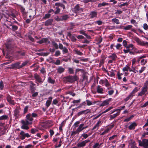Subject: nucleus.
<instances>
[{
  "mask_svg": "<svg viewBox=\"0 0 148 148\" xmlns=\"http://www.w3.org/2000/svg\"><path fill=\"white\" fill-rule=\"evenodd\" d=\"M84 125V124L83 123L81 124L79 126L78 128H77V131L78 132H79L82 131L83 130V126Z\"/></svg>",
  "mask_w": 148,
  "mask_h": 148,
  "instance_id": "a211bd4d",
  "label": "nucleus"
},
{
  "mask_svg": "<svg viewBox=\"0 0 148 148\" xmlns=\"http://www.w3.org/2000/svg\"><path fill=\"white\" fill-rule=\"evenodd\" d=\"M8 118V116L6 115H3L0 116V120H5Z\"/></svg>",
  "mask_w": 148,
  "mask_h": 148,
  "instance_id": "c85d7f7f",
  "label": "nucleus"
},
{
  "mask_svg": "<svg viewBox=\"0 0 148 148\" xmlns=\"http://www.w3.org/2000/svg\"><path fill=\"white\" fill-rule=\"evenodd\" d=\"M9 16L12 18L13 20H15L14 18H15L16 17V15L13 13L10 14L9 15Z\"/></svg>",
  "mask_w": 148,
  "mask_h": 148,
  "instance_id": "37998d69",
  "label": "nucleus"
},
{
  "mask_svg": "<svg viewBox=\"0 0 148 148\" xmlns=\"http://www.w3.org/2000/svg\"><path fill=\"white\" fill-rule=\"evenodd\" d=\"M53 21V19H49L45 22L44 25L46 26H51L52 25Z\"/></svg>",
  "mask_w": 148,
  "mask_h": 148,
  "instance_id": "9d476101",
  "label": "nucleus"
},
{
  "mask_svg": "<svg viewBox=\"0 0 148 148\" xmlns=\"http://www.w3.org/2000/svg\"><path fill=\"white\" fill-rule=\"evenodd\" d=\"M33 118L31 115V114L29 113L27 114L26 116V120L29 122L30 123V125L32 124Z\"/></svg>",
  "mask_w": 148,
  "mask_h": 148,
  "instance_id": "1a4fd4ad",
  "label": "nucleus"
},
{
  "mask_svg": "<svg viewBox=\"0 0 148 148\" xmlns=\"http://www.w3.org/2000/svg\"><path fill=\"white\" fill-rule=\"evenodd\" d=\"M51 14H50L47 13L45 14V16L43 18V19H46L49 18L51 17Z\"/></svg>",
  "mask_w": 148,
  "mask_h": 148,
  "instance_id": "e433bc0d",
  "label": "nucleus"
},
{
  "mask_svg": "<svg viewBox=\"0 0 148 148\" xmlns=\"http://www.w3.org/2000/svg\"><path fill=\"white\" fill-rule=\"evenodd\" d=\"M132 25H128L124 27V29L125 30H130L132 29Z\"/></svg>",
  "mask_w": 148,
  "mask_h": 148,
  "instance_id": "a19ab883",
  "label": "nucleus"
},
{
  "mask_svg": "<svg viewBox=\"0 0 148 148\" xmlns=\"http://www.w3.org/2000/svg\"><path fill=\"white\" fill-rule=\"evenodd\" d=\"M112 22L116 23L117 24H119L120 23L119 20L116 18H112Z\"/></svg>",
  "mask_w": 148,
  "mask_h": 148,
  "instance_id": "4c0bfd02",
  "label": "nucleus"
},
{
  "mask_svg": "<svg viewBox=\"0 0 148 148\" xmlns=\"http://www.w3.org/2000/svg\"><path fill=\"white\" fill-rule=\"evenodd\" d=\"M93 148H99V144L98 143H95L93 146Z\"/></svg>",
  "mask_w": 148,
  "mask_h": 148,
  "instance_id": "bf43d9fd",
  "label": "nucleus"
},
{
  "mask_svg": "<svg viewBox=\"0 0 148 148\" xmlns=\"http://www.w3.org/2000/svg\"><path fill=\"white\" fill-rule=\"evenodd\" d=\"M143 50H138L137 49L134 47L133 48L130 49V55H136L138 53H141Z\"/></svg>",
  "mask_w": 148,
  "mask_h": 148,
  "instance_id": "f03ea898",
  "label": "nucleus"
},
{
  "mask_svg": "<svg viewBox=\"0 0 148 148\" xmlns=\"http://www.w3.org/2000/svg\"><path fill=\"white\" fill-rule=\"evenodd\" d=\"M52 45L55 47L56 49H58L59 48L58 46V44L55 41H53L52 42Z\"/></svg>",
  "mask_w": 148,
  "mask_h": 148,
  "instance_id": "473e14b6",
  "label": "nucleus"
},
{
  "mask_svg": "<svg viewBox=\"0 0 148 148\" xmlns=\"http://www.w3.org/2000/svg\"><path fill=\"white\" fill-rule=\"evenodd\" d=\"M60 54L61 53L60 51L59 50H57L55 52L54 56L56 57H57L60 56Z\"/></svg>",
  "mask_w": 148,
  "mask_h": 148,
  "instance_id": "09e8293b",
  "label": "nucleus"
},
{
  "mask_svg": "<svg viewBox=\"0 0 148 148\" xmlns=\"http://www.w3.org/2000/svg\"><path fill=\"white\" fill-rule=\"evenodd\" d=\"M134 47V46L133 44H130L128 45H127L126 47V48L127 49H130V48H132Z\"/></svg>",
  "mask_w": 148,
  "mask_h": 148,
  "instance_id": "6e6d98bb",
  "label": "nucleus"
},
{
  "mask_svg": "<svg viewBox=\"0 0 148 148\" xmlns=\"http://www.w3.org/2000/svg\"><path fill=\"white\" fill-rule=\"evenodd\" d=\"M58 103V101L57 99H55L53 101V103H52V105H57Z\"/></svg>",
  "mask_w": 148,
  "mask_h": 148,
  "instance_id": "680f3d73",
  "label": "nucleus"
},
{
  "mask_svg": "<svg viewBox=\"0 0 148 148\" xmlns=\"http://www.w3.org/2000/svg\"><path fill=\"white\" fill-rule=\"evenodd\" d=\"M56 10L55 11L54 14H58L60 12V9L58 7H56Z\"/></svg>",
  "mask_w": 148,
  "mask_h": 148,
  "instance_id": "864d4df0",
  "label": "nucleus"
},
{
  "mask_svg": "<svg viewBox=\"0 0 148 148\" xmlns=\"http://www.w3.org/2000/svg\"><path fill=\"white\" fill-rule=\"evenodd\" d=\"M148 89L142 88L141 90L138 93V96H142L145 94L146 92L147 91Z\"/></svg>",
  "mask_w": 148,
  "mask_h": 148,
  "instance_id": "4468645a",
  "label": "nucleus"
},
{
  "mask_svg": "<svg viewBox=\"0 0 148 148\" xmlns=\"http://www.w3.org/2000/svg\"><path fill=\"white\" fill-rule=\"evenodd\" d=\"M34 77L36 81L37 82H38L40 83L41 84L43 82V80H42V78L37 74L36 73L34 74Z\"/></svg>",
  "mask_w": 148,
  "mask_h": 148,
  "instance_id": "0eeeda50",
  "label": "nucleus"
},
{
  "mask_svg": "<svg viewBox=\"0 0 148 148\" xmlns=\"http://www.w3.org/2000/svg\"><path fill=\"white\" fill-rule=\"evenodd\" d=\"M108 58H111L114 61L116 60L117 58L116 54L114 53L111 54V55L108 56Z\"/></svg>",
  "mask_w": 148,
  "mask_h": 148,
  "instance_id": "2eb2a0df",
  "label": "nucleus"
},
{
  "mask_svg": "<svg viewBox=\"0 0 148 148\" xmlns=\"http://www.w3.org/2000/svg\"><path fill=\"white\" fill-rule=\"evenodd\" d=\"M62 50V51L63 54H66L68 53V50L66 47H64Z\"/></svg>",
  "mask_w": 148,
  "mask_h": 148,
  "instance_id": "58836bf2",
  "label": "nucleus"
},
{
  "mask_svg": "<svg viewBox=\"0 0 148 148\" xmlns=\"http://www.w3.org/2000/svg\"><path fill=\"white\" fill-rule=\"evenodd\" d=\"M90 135H88L86 133H84L81 135V137H82V139L83 140L87 138Z\"/></svg>",
  "mask_w": 148,
  "mask_h": 148,
  "instance_id": "393cba45",
  "label": "nucleus"
},
{
  "mask_svg": "<svg viewBox=\"0 0 148 148\" xmlns=\"http://www.w3.org/2000/svg\"><path fill=\"white\" fill-rule=\"evenodd\" d=\"M51 102L49 100H47L46 103V106L47 108H48L50 105Z\"/></svg>",
  "mask_w": 148,
  "mask_h": 148,
  "instance_id": "5fc2aeb1",
  "label": "nucleus"
},
{
  "mask_svg": "<svg viewBox=\"0 0 148 148\" xmlns=\"http://www.w3.org/2000/svg\"><path fill=\"white\" fill-rule=\"evenodd\" d=\"M30 90L32 92H34L36 90V88L35 86L31 85H30Z\"/></svg>",
  "mask_w": 148,
  "mask_h": 148,
  "instance_id": "603ef678",
  "label": "nucleus"
},
{
  "mask_svg": "<svg viewBox=\"0 0 148 148\" xmlns=\"http://www.w3.org/2000/svg\"><path fill=\"white\" fill-rule=\"evenodd\" d=\"M21 122L22 124V125H30V123L29 122L26 120L25 121H24L23 120H22L21 121Z\"/></svg>",
  "mask_w": 148,
  "mask_h": 148,
  "instance_id": "b1692460",
  "label": "nucleus"
},
{
  "mask_svg": "<svg viewBox=\"0 0 148 148\" xmlns=\"http://www.w3.org/2000/svg\"><path fill=\"white\" fill-rule=\"evenodd\" d=\"M146 67L143 66L141 68V69L139 71L137 70H136V71L137 72H139V73L140 74L141 73L144 71Z\"/></svg>",
  "mask_w": 148,
  "mask_h": 148,
  "instance_id": "c9c22d12",
  "label": "nucleus"
},
{
  "mask_svg": "<svg viewBox=\"0 0 148 148\" xmlns=\"http://www.w3.org/2000/svg\"><path fill=\"white\" fill-rule=\"evenodd\" d=\"M138 90V88L137 87H136L133 89L132 92L130 93V94L132 95V96H133L134 95L135 93L137 92Z\"/></svg>",
  "mask_w": 148,
  "mask_h": 148,
  "instance_id": "a878e982",
  "label": "nucleus"
},
{
  "mask_svg": "<svg viewBox=\"0 0 148 148\" xmlns=\"http://www.w3.org/2000/svg\"><path fill=\"white\" fill-rule=\"evenodd\" d=\"M84 114H85V111H84V110L82 111L78 112L77 114V115L78 116H79L81 115Z\"/></svg>",
  "mask_w": 148,
  "mask_h": 148,
  "instance_id": "8fccbe9b",
  "label": "nucleus"
},
{
  "mask_svg": "<svg viewBox=\"0 0 148 148\" xmlns=\"http://www.w3.org/2000/svg\"><path fill=\"white\" fill-rule=\"evenodd\" d=\"M142 88L148 89V79L144 83L143 86Z\"/></svg>",
  "mask_w": 148,
  "mask_h": 148,
  "instance_id": "bb28decb",
  "label": "nucleus"
},
{
  "mask_svg": "<svg viewBox=\"0 0 148 148\" xmlns=\"http://www.w3.org/2000/svg\"><path fill=\"white\" fill-rule=\"evenodd\" d=\"M4 84L2 80H1L0 82V89L1 90L3 89L4 88Z\"/></svg>",
  "mask_w": 148,
  "mask_h": 148,
  "instance_id": "49530a36",
  "label": "nucleus"
},
{
  "mask_svg": "<svg viewBox=\"0 0 148 148\" xmlns=\"http://www.w3.org/2000/svg\"><path fill=\"white\" fill-rule=\"evenodd\" d=\"M38 131V130L36 129L32 128L30 132L32 134H34Z\"/></svg>",
  "mask_w": 148,
  "mask_h": 148,
  "instance_id": "c03bdc74",
  "label": "nucleus"
},
{
  "mask_svg": "<svg viewBox=\"0 0 148 148\" xmlns=\"http://www.w3.org/2000/svg\"><path fill=\"white\" fill-rule=\"evenodd\" d=\"M20 62H18L12 64L11 65V68L12 69H20L21 68V66L20 65Z\"/></svg>",
  "mask_w": 148,
  "mask_h": 148,
  "instance_id": "39448f33",
  "label": "nucleus"
},
{
  "mask_svg": "<svg viewBox=\"0 0 148 148\" xmlns=\"http://www.w3.org/2000/svg\"><path fill=\"white\" fill-rule=\"evenodd\" d=\"M65 70L64 68L62 66H59L57 69V72L60 74H61Z\"/></svg>",
  "mask_w": 148,
  "mask_h": 148,
  "instance_id": "aec40b11",
  "label": "nucleus"
},
{
  "mask_svg": "<svg viewBox=\"0 0 148 148\" xmlns=\"http://www.w3.org/2000/svg\"><path fill=\"white\" fill-rule=\"evenodd\" d=\"M80 123V122L79 121H77L74 123L73 126H74L75 127H77Z\"/></svg>",
  "mask_w": 148,
  "mask_h": 148,
  "instance_id": "774afa93",
  "label": "nucleus"
},
{
  "mask_svg": "<svg viewBox=\"0 0 148 148\" xmlns=\"http://www.w3.org/2000/svg\"><path fill=\"white\" fill-rule=\"evenodd\" d=\"M130 69V67L128 66L127 65L123 68L122 70L124 72L125 71H128Z\"/></svg>",
  "mask_w": 148,
  "mask_h": 148,
  "instance_id": "f704fd0d",
  "label": "nucleus"
},
{
  "mask_svg": "<svg viewBox=\"0 0 148 148\" xmlns=\"http://www.w3.org/2000/svg\"><path fill=\"white\" fill-rule=\"evenodd\" d=\"M69 18L67 15H65L61 16L62 21H63L66 20Z\"/></svg>",
  "mask_w": 148,
  "mask_h": 148,
  "instance_id": "7c9ffc66",
  "label": "nucleus"
},
{
  "mask_svg": "<svg viewBox=\"0 0 148 148\" xmlns=\"http://www.w3.org/2000/svg\"><path fill=\"white\" fill-rule=\"evenodd\" d=\"M25 132L24 131H21L19 134V137L22 140L24 139Z\"/></svg>",
  "mask_w": 148,
  "mask_h": 148,
  "instance_id": "5701e85b",
  "label": "nucleus"
},
{
  "mask_svg": "<svg viewBox=\"0 0 148 148\" xmlns=\"http://www.w3.org/2000/svg\"><path fill=\"white\" fill-rule=\"evenodd\" d=\"M28 108L29 107L28 106H26L25 107L24 109V114H25L27 112Z\"/></svg>",
  "mask_w": 148,
  "mask_h": 148,
  "instance_id": "e2e57ef3",
  "label": "nucleus"
},
{
  "mask_svg": "<svg viewBox=\"0 0 148 148\" xmlns=\"http://www.w3.org/2000/svg\"><path fill=\"white\" fill-rule=\"evenodd\" d=\"M47 81L48 83L53 84H54L55 82V80L52 79V78L50 77H48Z\"/></svg>",
  "mask_w": 148,
  "mask_h": 148,
  "instance_id": "412c9836",
  "label": "nucleus"
},
{
  "mask_svg": "<svg viewBox=\"0 0 148 148\" xmlns=\"http://www.w3.org/2000/svg\"><path fill=\"white\" fill-rule=\"evenodd\" d=\"M111 98H110L106 99L102 102V103L101 104L100 106H103L108 105L109 104V102L111 101Z\"/></svg>",
  "mask_w": 148,
  "mask_h": 148,
  "instance_id": "9b49d317",
  "label": "nucleus"
},
{
  "mask_svg": "<svg viewBox=\"0 0 148 148\" xmlns=\"http://www.w3.org/2000/svg\"><path fill=\"white\" fill-rule=\"evenodd\" d=\"M17 53L21 56H25V52L23 51H18L17 52Z\"/></svg>",
  "mask_w": 148,
  "mask_h": 148,
  "instance_id": "cd10ccee",
  "label": "nucleus"
},
{
  "mask_svg": "<svg viewBox=\"0 0 148 148\" xmlns=\"http://www.w3.org/2000/svg\"><path fill=\"white\" fill-rule=\"evenodd\" d=\"M134 117V116L133 115H131L130 117L129 118H128L127 119H125L124 120V122H127L130 121L133 117Z\"/></svg>",
  "mask_w": 148,
  "mask_h": 148,
  "instance_id": "72a5a7b5",
  "label": "nucleus"
},
{
  "mask_svg": "<svg viewBox=\"0 0 148 148\" xmlns=\"http://www.w3.org/2000/svg\"><path fill=\"white\" fill-rule=\"evenodd\" d=\"M75 53L78 55L79 56H82L83 55V53H82L80 51H78L77 50H75Z\"/></svg>",
  "mask_w": 148,
  "mask_h": 148,
  "instance_id": "a18cd8bd",
  "label": "nucleus"
},
{
  "mask_svg": "<svg viewBox=\"0 0 148 148\" xmlns=\"http://www.w3.org/2000/svg\"><path fill=\"white\" fill-rule=\"evenodd\" d=\"M73 10L74 12L76 13H80L83 11L82 8H80L79 4H77Z\"/></svg>",
  "mask_w": 148,
  "mask_h": 148,
  "instance_id": "20e7f679",
  "label": "nucleus"
},
{
  "mask_svg": "<svg viewBox=\"0 0 148 148\" xmlns=\"http://www.w3.org/2000/svg\"><path fill=\"white\" fill-rule=\"evenodd\" d=\"M9 25L12 27L11 29L13 31L15 32L18 29V27L16 25L12 24V22H11V25Z\"/></svg>",
  "mask_w": 148,
  "mask_h": 148,
  "instance_id": "4be33fe9",
  "label": "nucleus"
},
{
  "mask_svg": "<svg viewBox=\"0 0 148 148\" xmlns=\"http://www.w3.org/2000/svg\"><path fill=\"white\" fill-rule=\"evenodd\" d=\"M80 99H79L77 100H75L74 99L72 101V103H80Z\"/></svg>",
  "mask_w": 148,
  "mask_h": 148,
  "instance_id": "69168bd1",
  "label": "nucleus"
},
{
  "mask_svg": "<svg viewBox=\"0 0 148 148\" xmlns=\"http://www.w3.org/2000/svg\"><path fill=\"white\" fill-rule=\"evenodd\" d=\"M77 79V77L76 76L69 75L64 77L63 78V80L64 83H71L76 81Z\"/></svg>",
  "mask_w": 148,
  "mask_h": 148,
  "instance_id": "f257e3e1",
  "label": "nucleus"
},
{
  "mask_svg": "<svg viewBox=\"0 0 148 148\" xmlns=\"http://www.w3.org/2000/svg\"><path fill=\"white\" fill-rule=\"evenodd\" d=\"M29 39L32 42L34 41V39L30 35H29L28 36Z\"/></svg>",
  "mask_w": 148,
  "mask_h": 148,
  "instance_id": "0e129e2a",
  "label": "nucleus"
},
{
  "mask_svg": "<svg viewBox=\"0 0 148 148\" xmlns=\"http://www.w3.org/2000/svg\"><path fill=\"white\" fill-rule=\"evenodd\" d=\"M120 114V112H118L116 114H113L110 115V120H111L114 119L117 116L119 115Z\"/></svg>",
  "mask_w": 148,
  "mask_h": 148,
  "instance_id": "6ab92c4d",
  "label": "nucleus"
},
{
  "mask_svg": "<svg viewBox=\"0 0 148 148\" xmlns=\"http://www.w3.org/2000/svg\"><path fill=\"white\" fill-rule=\"evenodd\" d=\"M137 125L136 123L135 122H133L131 125L128 127V128L130 130H134L136 127Z\"/></svg>",
  "mask_w": 148,
  "mask_h": 148,
  "instance_id": "ddd939ff",
  "label": "nucleus"
},
{
  "mask_svg": "<svg viewBox=\"0 0 148 148\" xmlns=\"http://www.w3.org/2000/svg\"><path fill=\"white\" fill-rule=\"evenodd\" d=\"M37 43L40 44H42L44 43H47V44H49L50 42V41L47 38H43L41 40L37 41Z\"/></svg>",
  "mask_w": 148,
  "mask_h": 148,
  "instance_id": "423d86ee",
  "label": "nucleus"
},
{
  "mask_svg": "<svg viewBox=\"0 0 148 148\" xmlns=\"http://www.w3.org/2000/svg\"><path fill=\"white\" fill-rule=\"evenodd\" d=\"M108 3H106V2H103L102 3H100L98 4V7L99 8L101 7L102 6H104L106 5H108Z\"/></svg>",
  "mask_w": 148,
  "mask_h": 148,
  "instance_id": "c756f323",
  "label": "nucleus"
},
{
  "mask_svg": "<svg viewBox=\"0 0 148 148\" xmlns=\"http://www.w3.org/2000/svg\"><path fill=\"white\" fill-rule=\"evenodd\" d=\"M53 63L56 65H58L60 64V61L59 60L57 59L56 62H54Z\"/></svg>",
  "mask_w": 148,
  "mask_h": 148,
  "instance_id": "052dcab7",
  "label": "nucleus"
},
{
  "mask_svg": "<svg viewBox=\"0 0 148 148\" xmlns=\"http://www.w3.org/2000/svg\"><path fill=\"white\" fill-rule=\"evenodd\" d=\"M139 145L142 147H148V139H144L142 140V142L140 141L139 142Z\"/></svg>",
  "mask_w": 148,
  "mask_h": 148,
  "instance_id": "6e6552de",
  "label": "nucleus"
},
{
  "mask_svg": "<svg viewBox=\"0 0 148 148\" xmlns=\"http://www.w3.org/2000/svg\"><path fill=\"white\" fill-rule=\"evenodd\" d=\"M90 141L89 140H85L81 142H79L77 144V146L78 148H80L85 146L87 143L89 142Z\"/></svg>",
  "mask_w": 148,
  "mask_h": 148,
  "instance_id": "7ed1b4c3",
  "label": "nucleus"
},
{
  "mask_svg": "<svg viewBox=\"0 0 148 148\" xmlns=\"http://www.w3.org/2000/svg\"><path fill=\"white\" fill-rule=\"evenodd\" d=\"M97 15V12L96 11H91L90 12V18H91L96 17Z\"/></svg>",
  "mask_w": 148,
  "mask_h": 148,
  "instance_id": "f3484780",
  "label": "nucleus"
},
{
  "mask_svg": "<svg viewBox=\"0 0 148 148\" xmlns=\"http://www.w3.org/2000/svg\"><path fill=\"white\" fill-rule=\"evenodd\" d=\"M68 72L70 74H73L74 73V70L73 68L69 67L68 68Z\"/></svg>",
  "mask_w": 148,
  "mask_h": 148,
  "instance_id": "79ce46f5",
  "label": "nucleus"
},
{
  "mask_svg": "<svg viewBox=\"0 0 148 148\" xmlns=\"http://www.w3.org/2000/svg\"><path fill=\"white\" fill-rule=\"evenodd\" d=\"M29 62V61L27 60L25 61L24 62H23L21 65V68H22L23 67L25 66Z\"/></svg>",
  "mask_w": 148,
  "mask_h": 148,
  "instance_id": "ea45409f",
  "label": "nucleus"
},
{
  "mask_svg": "<svg viewBox=\"0 0 148 148\" xmlns=\"http://www.w3.org/2000/svg\"><path fill=\"white\" fill-rule=\"evenodd\" d=\"M133 96H132V95L130 94V95L125 99L124 100L125 101H127L130 98H132Z\"/></svg>",
  "mask_w": 148,
  "mask_h": 148,
  "instance_id": "13d9d810",
  "label": "nucleus"
},
{
  "mask_svg": "<svg viewBox=\"0 0 148 148\" xmlns=\"http://www.w3.org/2000/svg\"><path fill=\"white\" fill-rule=\"evenodd\" d=\"M31 115L33 118V117L36 118L38 117V114L34 113H33L32 114H31Z\"/></svg>",
  "mask_w": 148,
  "mask_h": 148,
  "instance_id": "338daca9",
  "label": "nucleus"
},
{
  "mask_svg": "<svg viewBox=\"0 0 148 148\" xmlns=\"http://www.w3.org/2000/svg\"><path fill=\"white\" fill-rule=\"evenodd\" d=\"M86 103L85 101L83 102L82 103L80 104L79 106H78L77 108H75L72 109V110L74 111L75 109H77V108H79L82 107L83 106H85Z\"/></svg>",
  "mask_w": 148,
  "mask_h": 148,
  "instance_id": "2f4dec72",
  "label": "nucleus"
},
{
  "mask_svg": "<svg viewBox=\"0 0 148 148\" xmlns=\"http://www.w3.org/2000/svg\"><path fill=\"white\" fill-rule=\"evenodd\" d=\"M38 54L40 55L46 56H47L49 54V53L48 52L41 53H38Z\"/></svg>",
  "mask_w": 148,
  "mask_h": 148,
  "instance_id": "de8ad7c7",
  "label": "nucleus"
},
{
  "mask_svg": "<svg viewBox=\"0 0 148 148\" xmlns=\"http://www.w3.org/2000/svg\"><path fill=\"white\" fill-rule=\"evenodd\" d=\"M20 109V108L19 106H17L14 110V116H19V110Z\"/></svg>",
  "mask_w": 148,
  "mask_h": 148,
  "instance_id": "dca6fc26",
  "label": "nucleus"
},
{
  "mask_svg": "<svg viewBox=\"0 0 148 148\" xmlns=\"http://www.w3.org/2000/svg\"><path fill=\"white\" fill-rule=\"evenodd\" d=\"M105 86L106 87H109L110 86V84L108 80L106 79H105Z\"/></svg>",
  "mask_w": 148,
  "mask_h": 148,
  "instance_id": "4d7b16f0",
  "label": "nucleus"
},
{
  "mask_svg": "<svg viewBox=\"0 0 148 148\" xmlns=\"http://www.w3.org/2000/svg\"><path fill=\"white\" fill-rule=\"evenodd\" d=\"M22 129L28 130L29 129V127L27 125H22L21 127Z\"/></svg>",
  "mask_w": 148,
  "mask_h": 148,
  "instance_id": "3c124183",
  "label": "nucleus"
},
{
  "mask_svg": "<svg viewBox=\"0 0 148 148\" xmlns=\"http://www.w3.org/2000/svg\"><path fill=\"white\" fill-rule=\"evenodd\" d=\"M103 89L101 87V86L98 85L97 88V91L98 93L103 94L104 93Z\"/></svg>",
  "mask_w": 148,
  "mask_h": 148,
  "instance_id": "f8f14e48",
  "label": "nucleus"
}]
</instances>
